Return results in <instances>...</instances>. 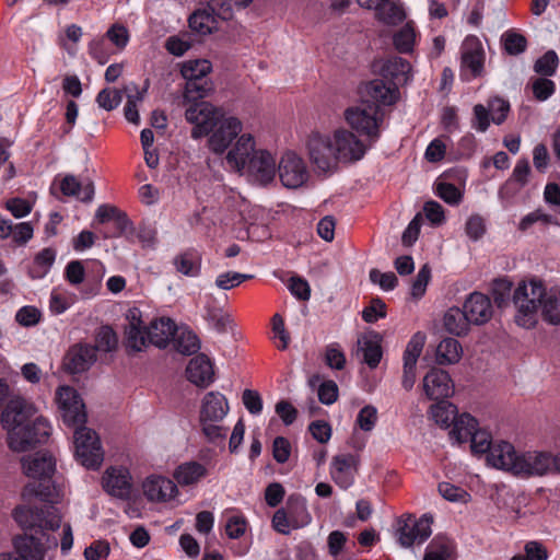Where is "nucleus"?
Returning <instances> with one entry per match:
<instances>
[{
    "label": "nucleus",
    "instance_id": "obj_1",
    "mask_svg": "<svg viewBox=\"0 0 560 560\" xmlns=\"http://www.w3.org/2000/svg\"><path fill=\"white\" fill-rule=\"evenodd\" d=\"M23 472L36 481L28 482L22 490V498L31 500L38 498L49 503L42 509L18 506L13 511V518L25 529L56 530L60 527L61 516L54 506L58 503L60 493L51 481L56 470V459L48 452H37L23 456L21 459Z\"/></svg>",
    "mask_w": 560,
    "mask_h": 560
},
{
    "label": "nucleus",
    "instance_id": "obj_2",
    "mask_svg": "<svg viewBox=\"0 0 560 560\" xmlns=\"http://www.w3.org/2000/svg\"><path fill=\"white\" fill-rule=\"evenodd\" d=\"M36 415L35 406L21 396H13L7 402L1 412V425L8 432V445L13 452H25L48 440L51 425Z\"/></svg>",
    "mask_w": 560,
    "mask_h": 560
},
{
    "label": "nucleus",
    "instance_id": "obj_3",
    "mask_svg": "<svg viewBox=\"0 0 560 560\" xmlns=\"http://www.w3.org/2000/svg\"><path fill=\"white\" fill-rule=\"evenodd\" d=\"M185 118L194 125L191 138L208 136V148L215 154H222L243 130L242 121L226 116L222 108L209 102L196 103L185 110Z\"/></svg>",
    "mask_w": 560,
    "mask_h": 560
},
{
    "label": "nucleus",
    "instance_id": "obj_4",
    "mask_svg": "<svg viewBox=\"0 0 560 560\" xmlns=\"http://www.w3.org/2000/svg\"><path fill=\"white\" fill-rule=\"evenodd\" d=\"M384 113L376 104H370L369 100H361L358 105L351 106L345 112L348 125L362 136H366L372 142L380 138V127Z\"/></svg>",
    "mask_w": 560,
    "mask_h": 560
},
{
    "label": "nucleus",
    "instance_id": "obj_5",
    "mask_svg": "<svg viewBox=\"0 0 560 560\" xmlns=\"http://www.w3.org/2000/svg\"><path fill=\"white\" fill-rule=\"evenodd\" d=\"M546 290L540 281L522 282L515 289L513 303L517 308L516 322L523 327L535 324V315L542 304Z\"/></svg>",
    "mask_w": 560,
    "mask_h": 560
},
{
    "label": "nucleus",
    "instance_id": "obj_6",
    "mask_svg": "<svg viewBox=\"0 0 560 560\" xmlns=\"http://www.w3.org/2000/svg\"><path fill=\"white\" fill-rule=\"evenodd\" d=\"M75 456L88 468H97L103 462V451L96 433L85 427H77L74 432Z\"/></svg>",
    "mask_w": 560,
    "mask_h": 560
},
{
    "label": "nucleus",
    "instance_id": "obj_7",
    "mask_svg": "<svg viewBox=\"0 0 560 560\" xmlns=\"http://www.w3.org/2000/svg\"><path fill=\"white\" fill-rule=\"evenodd\" d=\"M56 399L63 422L69 427H80L86 421L83 400L71 386H60Z\"/></svg>",
    "mask_w": 560,
    "mask_h": 560
},
{
    "label": "nucleus",
    "instance_id": "obj_8",
    "mask_svg": "<svg viewBox=\"0 0 560 560\" xmlns=\"http://www.w3.org/2000/svg\"><path fill=\"white\" fill-rule=\"evenodd\" d=\"M308 154L317 170L328 172L337 166L338 158L335 151L332 136L313 133L308 142Z\"/></svg>",
    "mask_w": 560,
    "mask_h": 560
},
{
    "label": "nucleus",
    "instance_id": "obj_9",
    "mask_svg": "<svg viewBox=\"0 0 560 560\" xmlns=\"http://www.w3.org/2000/svg\"><path fill=\"white\" fill-rule=\"evenodd\" d=\"M279 177L287 188L295 189L303 186L310 176L303 159L294 152H285L278 165Z\"/></svg>",
    "mask_w": 560,
    "mask_h": 560
},
{
    "label": "nucleus",
    "instance_id": "obj_10",
    "mask_svg": "<svg viewBox=\"0 0 560 560\" xmlns=\"http://www.w3.org/2000/svg\"><path fill=\"white\" fill-rule=\"evenodd\" d=\"M431 518L423 515L415 518L411 515L398 520V542L401 547L409 548L413 544H421L431 535Z\"/></svg>",
    "mask_w": 560,
    "mask_h": 560
},
{
    "label": "nucleus",
    "instance_id": "obj_11",
    "mask_svg": "<svg viewBox=\"0 0 560 560\" xmlns=\"http://www.w3.org/2000/svg\"><path fill=\"white\" fill-rule=\"evenodd\" d=\"M331 136L338 162L352 163L364 156L366 147L353 132L341 128Z\"/></svg>",
    "mask_w": 560,
    "mask_h": 560
},
{
    "label": "nucleus",
    "instance_id": "obj_12",
    "mask_svg": "<svg viewBox=\"0 0 560 560\" xmlns=\"http://www.w3.org/2000/svg\"><path fill=\"white\" fill-rule=\"evenodd\" d=\"M45 548L38 537L21 535L13 538V550L0 553V560H44Z\"/></svg>",
    "mask_w": 560,
    "mask_h": 560
},
{
    "label": "nucleus",
    "instance_id": "obj_13",
    "mask_svg": "<svg viewBox=\"0 0 560 560\" xmlns=\"http://www.w3.org/2000/svg\"><path fill=\"white\" fill-rule=\"evenodd\" d=\"M244 171L253 182L267 185L275 178L276 161L268 151L258 150L250 156Z\"/></svg>",
    "mask_w": 560,
    "mask_h": 560
},
{
    "label": "nucleus",
    "instance_id": "obj_14",
    "mask_svg": "<svg viewBox=\"0 0 560 560\" xmlns=\"http://www.w3.org/2000/svg\"><path fill=\"white\" fill-rule=\"evenodd\" d=\"M126 320V348L128 351L140 352L150 343L148 339V327L142 325L141 311L137 307L128 310Z\"/></svg>",
    "mask_w": 560,
    "mask_h": 560
},
{
    "label": "nucleus",
    "instance_id": "obj_15",
    "mask_svg": "<svg viewBox=\"0 0 560 560\" xmlns=\"http://www.w3.org/2000/svg\"><path fill=\"white\" fill-rule=\"evenodd\" d=\"M399 96L398 86L395 83L385 82L382 79H375L364 84L361 89L362 100H369L370 104L392 105Z\"/></svg>",
    "mask_w": 560,
    "mask_h": 560
},
{
    "label": "nucleus",
    "instance_id": "obj_16",
    "mask_svg": "<svg viewBox=\"0 0 560 560\" xmlns=\"http://www.w3.org/2000/svg\"><path fill=\"white\" fill-rule=\"evenodd\" d=\"M359 458L353 454H339L332 457L330 476L342 489H348L354 482L358 471Z\"/></svg>",
    "mask_w": 560,
    "mask_h": 560
},
{
    "label": "nucleus",
    "instance_id": "obj_17",
    "mask_svg": "<svg viewBox=\"0 0 560 560\" xmlns=\"http://www.w3.org/2000/svg\"><path fill=\"white\" fill-rule=\"evenodd\" d=\"M144 497L151 502H167L178 494L177 486L167 477L151 475L142 483Z\"/></svg>",
    "mask_w": 560,
    "mask_h": 560
},
{
    "label": "nucleus",
    "instance_id": "obj_18",
    "mask_svg": "<svg viewBox=\"0 0 560 560\" xmlns=\"http://www.w3.org/2000/svg\"><path fill=\"white\" fill-rule=\"evenodd\" d=\"M423 390L429 399L440 400L454 393V385L446 371L434 368L423 377Z\"/></svg>",
    "mask_w": 560,
    "mask_h": 560
},
{
    "label": "nucleus",
    "instance_id": "obj_19",
    "mask_svg": "<svg viewBox=\"0 0 560 560\" xmlns=\"http://www.w3.org/2000/svg\"><path fill=\"white\" fill-rule=\"evenodd\" d=\"M548 460V453H520L516 466L514 467V475L521 477H530L549 474Z\"/></svg>",
    "mask_w": 560,
    "mask_h": 560
},
{
    "label": "nucleus",
    "instance_id": "obj_20",
    "mask_svg": "<svg viewBox=\"0 0 560 560\" xmlns=\"http://www.w3.org/2000/svg\"><path fill=\"white\" fill-rule=\"evenodd\" d=\"M258 152L255 150V141L252 135L243 133L236 138L235 144L230 149L225 159L228 165L237 172L245 170L250 156Z\"/></svg>",
    "mask_w": 560,
    "mask_h": 560
},
{
    "label": "nucleus",
    "instance_id": "obj_21",
    "mask_svg": "<svg viewBox=\"0 0 560 560\" xmlns=\"http://www.w3.org/2000/svg\"><path fill=\"white\" fill-rule=\"evenodd\" d=\"M96 360V349L90 345H74L65 357V368L71 373H81L90 369Z\"/></svg>",
    "mask_w": 560,
    "mask_h": 560
},
{
    "label": "nucleus",
    "instance_id": "obj_22",
    "mask_svg": "<svg viewBox=\"0 0 560 560\" xmlns=\"http://www.w3.org/2000/svg\"><path fill=\"white\" fill-rule=\"evenodd\" d=\"M464 310L469 320L474 325H482L492 317L493 310L490 299L480 293H471L464 303Z\"/></svg>",
    "mask_w": 560,
    "mask_h": 560
},
{
    "label": "nucleus",
    "instance_id": "obj_23",
    "mask_svg": "<svg viewBox=\"0 0 560 560\" xmlns=\"http://www.w3.org/2000/svg\"><path fill=\"white\" fill-rule=\"evenodd\" d=\"M131 478L126 468H108L103 477V486L110 495L127 499L131 493Z\"/></svg>",
    "mask_w": 560,
    "mask_h": 560
},
{
    "label": "nucleus",
    "instance_id": "obj_24",
    "mask_svg": "<svg viewBox=\"0 0 560 560\" xmlns=\"http://www.w3.org/2000/svg\"><path fill=\"white\" fill-rule=\"evenodd\" d=\"M520 453L514 446L505 441L494 442L490 453L487 455V462L494 468L510 471L514 475Z\"/></svg>",
    "mask_w": 560,
    "mask_h": 560
},
{
    "label": "nucleus",
    "instance_id": "obj_25",
    "mask_svg": "<svg viewBox=\"0 0 560 560\" xmlns=\"http://www.w3.org/2000/svg\"><path fill=\"white\" fill-rule=\"evenodd\" d=\"M186 374L195 385L208 386L213 382L214 371L210 359L205 354H199L189 361Z\"/></svg>",
    "mask_w": 560,
    "mask_h": 560
},
{
    "label": "nucleus",
    "instance_id": "obj_26",
    "mask_svg": "<svg viewBox=\"0 0 560 560\" xmlns=\"http://www.w3.org/2000/svg\"><path fill=\"white\" fill-rule=\"evenodd\" d=\"M229 409L228 399L223 394L219 392H209L202 399L199 418L212 421H223Z\"/></svg>",
    "mask_w": 560,
    "mask_h": 560
},
{
    "label": "nucleus",
    "instance_id": "obj_27",
    "mask_svg": "<svg viewBox=\"0 0 560 560\" xmlns=\"http://www.w3.org/2000/svg\"><path fill=\"white\" fill-rule=\"evenodd\" d=\"M358 352L362 353V362L375 369L381 362L383 351L377 334H365L358 339Z\"/></svg>",
    "mask_w": 560,
    "mask_h": 560
},
{
    "label": "nucleus",
    "instance_id": "obj_28",
    "mask_svg": "<svg viewBox=\"0 0 560 560\" xmlns=\"http://www.w3.org/2000/svg\"><path fill=\"white\" fill-rule=\"evenodd\" d=\"M177 326L171 318L162 317L153 320L148 327L149 342L159 347L165 348L171 339L174 340Z\"/></svg>",
    "mask_w": 560,
    "mask_h": 560
},
{
    "label": "nucleus",
    "instance_id": "obj_29",
    "mask_svg": "<svg viewBox=\"0 0 560 560\" xmlns=\"http://www.w3.org/2000/svg\"><path fill=\"white\" fill-rule=\"evenodd\" d=\"M60 189L63 195L77 197L83 202L92 201L95 192L92 180H79L73 175H67L63 177L60 184Z\"/></svg>",
    "mask_w": 560,
    "mask_h": 560
},
{
    "label": "nucleus",
    "instance_id": "obj_30",
    "mask_svg": "<svg viewBox=\"0 0 560 560\" xmlns=\"http://www.w3.org/2000/svg\"><path fill=\"white\" fill-rule=\"evenodd\" d=\"M175 270L186 277H198L201 271V255L195 248H187L173 258Z\"/></svg>",
    "mask_w": 560,
    "mask_h": 560
},
{
    "label": "nucleus",
    "instance_id": "obj_31",
    "mask_svg": "<svg viewBox=\"0 0 560 560\" xmlns=\"http://www.w3.org/2000/svg\"><path fill=\"white\" fill-rule=\"evenodd\" d=\"M288 511L293 529L305 527L312 522V516L307 510L306 500L300 494H291L283 508Z\"/></svg>",
    "mask_w": 560,
    "mask_h": 560
},
{
    "label": "nucleus",
    "instance_id": "obj_32",
    "mask_svg": "<svg viewBox=\"0 0 560 560\" xmlns=\"http://www.w3.org/2000/svg\"><path fill=\"white\" fill-rule=\"evenodd\" d=\"M485 52L482 48H465L462 54V75L467 80L482 74Z\"/></svg>",
    "mask_w": 560,
    "mask_h": 560
},
{
    "label": "nucleus",
    "instance_id": "obj_33",
    "mask_svg": "<svg viewBox=\"0 0 560 560\" xmlns=\"http://www.w3.org/2000/svg\"><path fill=\"white\" fill-rule=\"evenodd\" d=\"M410 70V63L398 56L389 57L382 66L383 77L389 78L392 80L390 83H395L396 86L407 82Z\"/></svg>",
    "mask_w": 560,
    "mask_h": 560
},
{
    "label": "nucleus",
    "instance_id": "obj_34",
    "mask_svg": "<svg viewBox=\"0 0 560 560\" xmlns=\"http://www.w3.org/2000/svg\"><path fill=\"white\" fill-rule=\"evenodd\" d=\"M213 90V84L209 79L205 80H186L183 102L187 106L186 109L196 104L202 103V98L208 96Z\"/></svg>",
    "mask_w": 560,
    "mask_h": 560
},
{
    "label": "nucleus",
    "instance_id": "obj_35",
    "mask_svg": "<svg viewBox=\"0 0 560 560\" xmlns=\"http://www.w3.org/2000/svg\"><path fill=\"white\" fill-rule=\"evenodd\" d=\"M95 219L102 224L114 221L117 230L114 236L122 234L129 224V220L124 212H121L117 207L107 203L101 205L97 208Z\"/></svg>",
    "mask_w": 560,
    "mask_h": 560
},
{
    "label": "nucleus",
    "instance_id": "obj_36",
    "mask_svg": "<svg viewBox=\"0 0 560 560\" xmlns=\"http://www.w3.org/2000/svg\"><path fill=\"white\" fill-rule=\"evenodd\" d=\"M443 322L445 329L455 336L466 335L469 330V325L471 324L465 310H460L458 307H451L444 314Z\"/></svg>",
    "mask_w": 560,
    "mask_h": 560
},
{
    "label": "nucleus",
    "instance_id": "obj_37",
    "mask_svg": "<svg viewBox=\"0 0 560 560\" xmlns=\"http://www.w3.org/2000/svg\"><path fill=\"white\" fill-rule=\"evenodd\" d=\"M206 474L207 469L203 465L188 462L179 465L173 476L180 486H190L197 483Z\"/></svg>",
    "mask_w": 560,
    "mask_h": 560
},
{
    "label": "nucleus",
    "instance_id": "obj_38",
    "mask_svg": "<svg viewBox=\"0 0 560 560\" xmlns=\"http://www.w3.org/2000/svg\"><path fill=\"white\" fill-rule=\"evenodd\" d=\"M455 551L454 542L445 536H435L425 549L423 560H450Z\"/></svg>",
    "mask_w": 560,
    "mask_h": 560
},
{
    "label": "nucleus",
    "instance_id": "obj_39",
    "mask_svg": "<svg viewBox=\"0 0 560 560\" xmlns=\"http://www.w3.org/2000/svg\"><path fill=\"white\" fill-rule=\"evenodd\" d=\"M462 355L463 348L454 338H444L436 347V362L441 365L455 364Z\"/></svg>",
    "mask_w": 560,
    "mask_h": 560
},
{
    "label": "nucleus",
    "instance_id": "obj_40",
    "mask_svg": "<svg viewBox=\"0 0 560 560\" xmlns=\"http://www.w3.org/2000/svg\"><path fill=\"white\" fill-rule=\"evenodd\" d=\"M173 341L175 349L185 355L194 354L200 349L199 338L185 326L177 327Z\"/></svg>",
    "mask_w": 560,
    "mask_h": 560
},
{
    "label": "nucleus",
    "instance_id": "obj_41",
    "mask_svg": "<svg viewBox=\"0 0 560 560\" xmlns=\"http://www.w3.org/2000/svg\"><path fill=\"white\" fill-rule=\"evenodd\" d=\"M452 423L450 435L457 443L467 442L475 428L478 427L477 420L468 413L456 416Z\"/></svg>",
    "mask_w": 560,
    "mask_h": 560
},
{
    "label": "nucleus",
    "instance_id": "obj_42",
    "mask_svg": "<svg viewBox=\"0 0 560 560\" xmlns=\"http://www.w3.org/2000/svg\"><path fill=\"white\" fill-rule=\"evenodd\" d=\"M56 259V252L52 248L42 249L34 258L28 275L32 279H42L50 270Z\"/></svg>",
    "mask_w": 560,
    "mask_h": 560
},
{
    "label": "nucleus",
    "instance_id": "obj_43",
    "mask_svg": "<svg viewBox=\"0 0 560 560\" xmlns=\"http://www.w3.org/2000/svg\"><path fill=\"white\" fill-rule=\"evenodd\" d=\"M212 65L207 59L187 60L182 65L180 73L185 80H205L211 72Z\"/></svg>",
    "mask_w": 560,
    "mask_h": 560
},
{
    "label": "nucleus",
    "instance_id": "obj_44",
    "mask_svg": "<svg viewBox=\"0 0 560 560\" xmlns=\"http://www.w3.org/2000/svg\"><path fill=\"white\" fill-rule=\"evenodd\" d=\"M430 413L438 424L450 427L457 415V408L450 401L441 399V401L431 407Z\"/></svg>",
    "mask_w": 560,
    "mask_h": 560
},
{
    "label": "nucleus",
    "instance_id": "obj_45",
    "mask_svg": "<svg viewBox=\"0 0 560 560\" xmlns=\"http://www.w3.org/2000/svg\"><path fill=\"white\" fill-rule=\"evenodd\" d=\"M542 316L550 324H560V292L546 293L541 304Z\"/></svg>",
    "mask_w": 560,
    "mask_h": 560
},
{
    "label": "nucleus",
    "instance_id": "obj_46",
    "mask_svg": "<svg viewBox=\"0 0 560 560\" xmlns=\"http://www.w3.org/2000/svg\"><path fill=\"white\" fill-rule=\"evenodd\" d=\"M188 22L191 31L201 35L210 34L215 28L214 18L206 10L192 13Z\"/></svg>",
    "mask_w": 560,
    "mask_h": 560
},
{
    "label": "nucleus",
    "instance_id": "obj_47",
    "mask_svg": "<svg viewBox=\"0 0 560 560\" xmlns=\"http://www.w3.org/2000/svg\"><path fill=\"white\" fill-rule=\"evenodd\" d=\"M376 16L386 24H397L405 19L404 9L389 0H385L376 10Z\"/></svg>",
    "mask_w": 560,
    "mask_h": 560
},
{
    "label": "nucleus",
    "instance_id": "obj_48",
    "mask_svg": "<svg viewBox=\"0 0 560 560\" xmlns=\"http://www.w3.org/2000/svg\"><path fill=\"white\" fill-rule=\"evenodd\" d=\"M425 336L422 332H416L408 341L404 352V363L408 369L416 368L418 358L424 347Z\"/></svg>",
    "mask_w": 560,
    "mask_h": 560
},
{
    "label": "nucleus",
    "instance_id": "obj_49",
    "mask_svg": "<svg viewBox=\"0 0 560 560\" xmlns=\"http://www.w3.org/2000/svg\"><path fill=\"white\" fill-rule=\"evenodd\" d=\"M559 66V58L555 50H548L534 63V71L542 77H551Z\"/></svg>",
    "mask_w": 560,
    "mask_h": 560
},
{
    "label": "nucleus",
    "instance_id": "obj_50",
    "mask_svg": "<svg viewBox=\"0 0 560 560\" xmlns=\"http://www.w3.org/2000/svg\"><path fill=\"white\" fill-rule=\"evenodd\" d=\"M415 39V30L409 23H407L394 35L395 48L401 54H408L413 48Z\"/></svg>",
    "mask_w": 560,
    "mask_h": 560
},
{
    "label": "nucleus",
    "instance_id": "obj_51",
    "mask_svg": "<svg viewBox=\"0 0 560 560\" xmlns=\"http://www.w3.org/2000/svg\"><path fill=\"white\" fill-rule=\"evenodd\" d=\"M468 441H470V448L474 454L488 455L490 453V448H492L494 444L491 441V435L488 431L479 430L477 428H475Z\"/></svg>",
    "mask_w": 560,
    "mask_h": 560
},
{
    "label": "nucleus",
    "instance_id": "obj_52",
    "mask_svg": "<svg viewBox=\"0 0 560 560\" xmlns=\"http://www.w3.org/2000/svg\"><path fill=\"white\" fill-rule=\"evenodd\" d=\"M502 42L505 51L512 56H516L524 52L527 47V40L525 36L513 31L505 32L502 35Z\"/></svg>",
    "mask_w": 560,
    "mask_h": 560
},
{
    "label": "nucleus",
    "instance_id": "obj_53",
    "mask_svg": "<svg viewBox=\"0 0 560 560\" xmlns=\"http://www.w3.org/2000/svg\"><path fill=\"white\" fill-rule=\"evenodd\" d=\"M225 533L231 539L241 538L247 528L246 518L237 513L226 514Z\"/></svg>",
    "mask_w": 560,
    "mask_h": 560
},
{
    "label": "nucleus",
    "instance_id": "obj_54",
    "mask_svg": "<svg viewBox=\"0 0 560 560\" xmlns=\"http://www.w3.org/2000/svg\"><path fill=\"white\" fill-rule=\"evenodd\" d=\"M118 338L116 332L109 326H103L96 336V346L94 347L100 351L110 352L117 348Z\"/></svg>",
    "mask_w": 560,
    "mask_h": 560
},
{
    "label": "nucleus",
    "instance_id": "obj_55",
    "mask_svg": "<svg viewBox=\"0 0 560 560\" xmlns=\"http://www.w3.org/2000/svg\"><path fill=\"white\" fill-rule=\"evenodd\" d=\"M436 195L446 203L456 206L463 199V192L451 183L439 182L435 187Z\"/></svg>",
    "mask_w": 560,
    "mask_h": 560
},
{
    "label": "nucleus",
    "instance_id": "obj_56",
    "mask_svg": "<svg viewBox=\"0 0 560 560\" xmlns=\"http://www.w3.org/2000/svg\"><path fill=\"white\" fill-rule=\"evenodd\" d=\"M512 290V282L508 279H495L492 283L491 293L498 307H503L509 303Z\"/></svg>",
    "mask_w": 560,
    "mask_h": 560
},
{
    "label": "nucleus",
    "instance_id": "obj_57",
    "mask_svg": "<svg viewBox=\"0 0 560 560\" xmlns=\"http://www.w3.org/2000/svg\"><path fill=\"white\" fill-rule=\"evenodd\" d=\"M200 419L203 434L210 442L223 441L228 434V428L221 424L222 421H212Z\"/></svg>",
    "mask_w": 560,
    "mask_h": 560
},
{
    "label": "nucleus",
    "instance_id": "obj_58",
    "mask_svg": "<svg viewBox=\"0 0 560 560\" xmlns=\"http://www.w3.org/2000/svg\"><path fill=\"white\" fill-rule=\"evenodd\" d=\"M253 278L252 275L240 273L236 271H226L220 273L215 279V285L221 290H230L238 287L242 282Z\"/></svg>",
    "mask_w": 560,
    "mask_h": 560
},
{
    "label": "nucleus",
    "instance_id": "obj_59",
    "mask_svg": "<svg viewBox=\"0 0 560 560\" xmlns=\"http://www.w3.org/2000/svg\"><path fill=\"white\" fill-rule=\"evenodd\" d=\"M487 226L485 219L479 214L470 215L465 224L466 235L474 242L479 241L486 233Z\"/></svg>",
    "mask_w": 560,
    "mask_h": 560
},
{
    "label": "nucleus",
    "instance_id": "obj_60",
    "mask_svg": "<svg viewBox=\"0 0 560 560\" xmlns=\"http://www.w3.org/2000/svg\"><path fill=\"white\" fill-rule=\"evenodd\" d=\"M532 91L536 100L542 102L548 100L556 91V84L548 78H538L532 82Z\"/></svg>",
    "mask_w": 560,
    "mask_h": 560
},
{
    "label": "nucleus",
    "instance_id": "obj_61",
    "mask_svg": "<svg viewBox=\"0 0 560 560\" xmlns=\"http://www.w3.org/2000/svg\"><path fill=\"white\" fill-rule=\"evenodd\" d=\"M377 421V409L368 405L364 406L358 413L355 423L359 428L365 432H370L374 429Z\"/></svg>",
    "mask_w": 560,
    "mask_h": 560
},
{
    "label": "nucleus",
    "instance_id": "obj_62",
    "mask_svg": "<svg viewBox=\"0 0 560 560\" xmlns=\"http://www.w3.org/2000/svg\"><path fill=\"white\" fill-rule=\"evenodd\" d=\"M386 316V305L380 298L371 300L369 306L362 311V318L366 323H375Z\"/></svg>",
    "mask_w": 560,
    "mask_h": 560
},
{
    "label": "nucleus",
    "instance_id": "obj_63",
    "mask_svg": "<svg viewBox=\"0 0 560 560\" xmlns=\"http://www.w3.org/2000/svg\"><path fill=\"white\" fill-rule=\"evenodd\" d=\"M326 364L335 370H342L346 365V357L339 345L331 343L326 347L325 351Z\"/></svg>",
    "mask_w": 560,
    "mask_h": 560
},
{
    "label": "nucleus",
    "instance_id": "obj_64",
    "mask_svg": "<svg viewBox=\"0 0 560 560\" xmlns=\"http://www.w3.org/2000/svg\"><path fill=\"white\" fill-rule=\"evenodd\" d=\"M96 102L105 110H113L120 104L121 94L118 90L103 89L97 94Z\"/></svg>",
    "mask_w": 560,
    "mask_h": 560
}]
</instances>
